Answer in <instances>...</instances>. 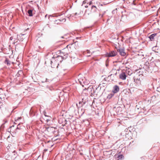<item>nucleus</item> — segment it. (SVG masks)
Returning <instances> with one entry per match:
<instances>
[{
  "label": "nucleus",
  "instance_id": "1",
  "mask_svg": "<svg viewBox=\"0 0 160 160\" xmlns=\"http://www.w3.org/2000/svg\"><path fill=\"white\" fill-rule=\"evenodd\" d=\"M68 51L70 52H74L78 48V46H77L75 43L68 45L67 46Z\"/></svg>",
  "mask_w": 160,
  "mask_h": 160
},
{
  "label": "nucleus",
  "instance_id": "4",
  "mask_svg": "<svg viewBox=\"0 0 160 160\" xmlns=\"http://www.w3.org/2000/svg\"><path fill=\"white\" fill-rule=\"evenodd\" d=\"M139 76L140 75H138V76H135L133 78L134 82L138 84L140 83L141 82V80Z\"/></svg>",
  "mask_w": 160,
  "mask_h": 160
},
{
  "label": "nucleus",
  "instance_id": "14",
  "mask_svg": "<svg viewBox=\"0 0 160 160\" xmlns=\"http://www.w3.org/2000/svg\"><path fill=\"white\" fill-rule=\"evenodd\" d=\"M123 156L122 155H118L117 158H118L119 159L118 160H119V159H121L122 158H123Z\"/></svg>",
  "mask_w": 160,
  "mask_h": 160
},
{
  "label": "nucleus",
  "instance_id": "9",
  "mask_svg": "<svg viewBox=\"0 0 160 160\" xmlns=\"http://www.w3.org/2000/svg\"><path fill=\"white\" fill-rule=\"evenodd\" d=\"M113 88L114 90L113 91V92L114 93H116L118 92L119 91V89L118 86L116 85L114 86Z\"/></svg>",
  "mask_w": 160,
  "mask_h": 160
},
{
  "label": "nucleus",
  "instance_id": "22",
  "mask_svg": "<svg viewBox=\"0 0 160 160\" xmlns=\"http://www.w3.org/2000/svg\"><path fill=\"white\" fill-rule=\"evenodd\" d=\"M81 103V102H80L79 103L80 104Z\"/></svg>",
  "mask_w": 160,
  "mask_h": 160
},
{
  "label": "nucleus",
  "instance_id": "7",
  "mask_svg": "<svg viewBox=\"0 0 160 160\" xmlns=\"http://www.w3.org/2000/svg\"><path fill=\"white\" fill-rule=\"evenodd\" d=\"M117 54V52L114 51H112L108 53L107 55L108 57H114Z\"/></svg>",
  "mask_w": 160,
  "mask_h": 160
},
{
  "label": "nucleus",
  "instance_id": "3",
  "mask_svg": "<svg viewBox=\"0 0 160 160\" xmlns=\"http://www.w3.org/2000/svg\"><path fill=\"white\" fill-rule=\"evenodd\" d=\"M18 35L15 34V35H12L11 37V41H12V43L14 44L15 43L17 42L18 41Z\"/></svg>",
  "mask_w": 160,
  "mask_h": 160
},
{
  "label": "nucleus",
  "instance_id": "10",
  "mask_svg": "<svg viewBox=\"0 0 160 160\" xmlns=\"http://www.w3.org/2000/svg\"><path fill=\"white\" fill-rule=\"evenodd\" d=\"M16 152L14 151L13 152L12 154V159H14L16 157Z\"/></svg>",
  "mask_w": 160,
  "mask_h": 160
},
{
  "label": "nucleus",
  "instance_id": "12",
  "mask_svg": "<svg viewBox=\"0 0 160 160\" xmlns=\"http://www.w3.org/2000/svg\"><path fill=\"white\" fill-rule=\"evenodd\" d=\"M156 35V33L152 34L149 36V38L150 40L152 41L154 39V37Z\"/></svg>",
  "mask_w": 160,
  "mask_h": 160
},
{
  "label": "nucleus",
  "instance_id": "11",
  "mask_svg": "<svg viewBox=\"0 0 160 160\" xmlns=\"http://www.w3.org/2000/svg\"><path fill=\"white\" fill-rule=\"evenodd\" d=\"M32 10H31V9L28 10L27 11V12H28V15L29 16L31 17V16H33V14L32 13Z\"/></svg>",
  "mask_w": 160,
  "mask_h": 160
},
{
  "label": "nucleus",
  "instance_id": "5",
  "mask_svg": "<svg viewBox=\"0 0 160 160\" xmlns=\"http://www.w3.org/2000/svg\"><path fill=\"white\" fill-rule=\"evenodd\" d=\"M119 52L120 54L122 56H124L126 55V53L125 52L124 49L123 48H119L117 50Z\"/></svg>",
  "mask_w": 160,
  "mask_h": 160
},
{
  "label": "nucleus",
  "instance_id": "2",
  "mask_svg": "<svg viewBox=\"0 0 160 160\" xmlns=\"http://www.w3.org/2000/svg\"><path fill=\"white\" fill-rule=\"evenodd\" d=\"M110 73L111 74L108 76V78L111 79L112 80H113L116 77L117 72L116 69H112Z\"/></svg>",
  "mask_w": 160,
  "mask_h": 160
},
{
  "label": "nucleus",
  "instance_id": "20",
  "mask_svg": "<svg viewBox=\"0 0 160 160\" xmlns=\"http://www.w3.org/2000/svg\"><path fill=\"white\" fill-rule=\"evenodd\" d=\"M8 149L9 148V146H8L7 147Z\"/></svg>",
  "mask_w": 160,
  "mask_h": 160
},
{
  "label": "nucleus",
  "instance_id": "15",
  "mask_svg": "<svg viewBox=\"0 0 160 160\" xmlns=\"http://www.w3.org/2000/svg\"><path fill=\"white\" fill-rule=\"evenodd\" d=\"M9 60L8 59L6 58V60L5 61V63L7 64V65H8L9 63Z\"/></svg>",
  "mask_w": 160,
  "mask_h": 160
},
{
  "label": "nucleus",
  "instance_id": "21",
  "mask_svg": "<svg viewBox=\"0 0 160 160\" xmlns=\"http://www.w3.org/2000/svg\"><path fill=\"white\" fill-rule=\"evenodd\" d=\"M9 136H8V138H9Z\"/></svg>",
  "mask_w": 160,
  "mask_h": 160
},
{
  "label": "nucleus",
  "instance_id": "6",
  "mask_svg": "<svg viewBox=\"0 0 160 160\" xmlns=\"http://www.w3.org/2000/svg\"><path fill=\"white\" fill-rule=\"evenodd\" d=\"M119 77L120 79L124 80L126 79V75L124 72H122L120 74Z\"/></svg>",
  "mask_w": 160,
  "mask_h": 160
},
{
  "label": "nucleus",
  "instance_id": "17",
  "mask_svg": "<svg viewBox=\"0 0 160 160\" xmlns=\"http://www.w3.org/2000/svg\"><path fill=\"white\" fill-rule=\"evenodd\" d=\"M2 105V103L0 101V107Z\"/></svg>",
  "mask_w": 160,
  "mask_h": 160
},
{
  "label": "nucleus",
  "instance_id": "8",
  "mask_svg": "<svg viewBox=\"0 0 160 160\" xmlns=\"http://www.w3.org/2000/svg\"><path fill=\"white\" fill-rule=\"evenodd\" d=\"M66 21V19L65 18L62 19V20L60 19H58L55 20L54 21V23L55 24H58L60 23V22H65Z\"/></svg>",
  "mask_w": 160,
  "mask_h": 160
},
{
  "label": "nucleus",
  "instance_id": "18",
  "mask_svg": "<svg viewBox=\"0 0 160 160\" xmlns=\"http://www.w3.org/2000/svg\"><path fill=\"white\" fill-rule=\"evenodd\" d=\"M58 122H59L60 123H61H61H62V122H61L60 119H59V120Z\"/></svg>",
  "mask_w": 160,
  "mask_h": 160
},
{
  "label": "nucleus",
  "instance_id": "16",
  "mask_svg": "<svg viewBox=\"0 0 160 160\" xmlns=\"http://www.w3.org/2000/svg\"><path fill=\"white\" fill-rule=\"evenodd\" d=\"M93 8H96V6H92V9Z\"/></svg>",
  "mask_w": 160,
  "mask_h": 160
},
{
  "label": "nucleus",
  "instance_id": "19",
  "mask_svg": "<svg viewBox=\"0 0 160 160\" xmlns=\"http://www.w3.org/2000/svg\"><path fill=\"white\" fill-rule=\"evenodd\" d=\"M66 123H65V124H63V123H62V126H64L65 125V124H66Z\"/></svg>",
  "mask_w": 160,
  "mask_h": 160
},
{
  "label": "nucleus",
  "instance_id": "13",
  "mask_svg": "<svg viewBox=\"0 0 160 160\" xmlns=\"http://www.w3.org/2000/svg\"><path fill=\"white\" fill-rule=\"evenodd\" d=\"M86 3L89 4V5H91L92 3V1H90L88 2V0H85L83 2V4H85Z\"/></svg>",
  "mask_w": 160,
  "mask_h": 160
}]
</instances>
